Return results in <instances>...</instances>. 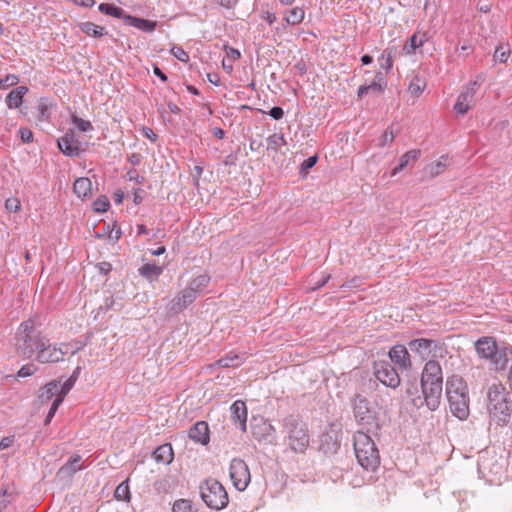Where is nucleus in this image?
Listing matches in <instances>:
<instances>
[{
	"label": "nucleus",
	"instance_id": "a878e982",
	"mask_svg": "<svg viewBox=\"0 0 512 512\" xmlns=\"http://www.w3.org/2000/svg\"><path fill=\"white\" fill-rule=\"evenodd\" d=\"M53 107V101L48 98H40L37 105L38 114L36 116V120L38 122H49L51 119Z\"/></svg>",
	"mask_w": 512,
	"mask_h": 512
},
{
	"label": "nucleus",
	"instance_id": "bb28decb",
	"mask_svg": "<svg viewBox=\"0 0 512 512\" xmlns=\"http://www.w3.org/2000/svg\"><path fill=\"white\" fill-rule=\"evenodd\" d=\"M125 23L129 26H133L138 28L144 32H153L156 28L157 23L152 20L138 18L135 16H127L125 18Z\"/></svg>",
	"mask_w": 512,
	"mask_h": 512
},
{
	"label": "nucleus",
	"instance_id": "412c9836",
	"mask_svg": "<svg viewBox=\"0 0 512 512\" xmlns=\"http://www.w3.org/2000/svg\"><path fill=\"white\" fill-rule=\"evenodd\" d=\"M420 156L421 150L419 149H412L404 153L400 157L398 165L392 170L391 176L397 175L411 163L414 164L420 158Z\"/></svg>",
	"mask_w": 512,
	"mask_h": 512
},
{
	"label": "nucleus",
	"instance_id": "338daca9",
	"mask_svg": "<svg viewBox=\"0 0 512 512\" xmlns=\"http://www.w3.org/2000/svg\"><path fill=\"white\" fill-rule=\"evenodd\" d=\"M373 82L375 83H378V84H381L383 87L386 88L387 86V80L384 76V74L380 71H378L376 74H375V77H374V80Z\"/></svg>",
	"mask_w": 512,
	"mask_h": 512
},
{
	"label": "nucleus",
	"instance_id": "0eeeda50",
	"mask_svg": "<svg viewBox=\"0 0 512 512\" xmlns=\"http://www.w3.org/2000/svg\"><path fill=\"white\" fill-rule=\"evenodd\" d=\"M507 458L493 450H485L478 459V472L491 483H500L506 476Z\"/></svg>",
	"mask_w": 512,
	"mask_h": 512
},
{
	"label": "nucleus",
	"instance_id": "a211bd4d",
	"mask_svg": "<svg viewBox=\"0 0 512 512\" xmlns=\"http://www.w3.org/2000/svg\"><path fill=\"white\" fill-rule=\"evenodd\" d=\"M198 296L199 295L186 287L172 300L170 310L176 314L180 313L193 303Z\"/></svg>",
	"mask_w": 512,
	"mask_h": 512
},
{
	"label": "nucleus",
	"instance_id": "5fc2aeb1",
	"mask_svg": "<svg viewBox=\"0 0 512 512\" xmlns=\"http://www.w3.org/2000/svg\"><path fill=\"white\" fill-rule=\"evenodd\" d=\"M381 61V67L385 69L386 71H389L392 69L393 63H392V56L390 52H387V50H384L380 57Z\"/></svg>",
	"mask_w": 512,
	"mask_h": 512
},
{
	"label": "nucleus",
	"instance_id": "b1692460",
	"mask_svg": "<svg viewBox=\"0 0 512 512\" xmlns=\"http://www.w3.org/2000/svg\"><path fill=\"white\" fill-rule=\"evenodd\" d=\"M152 456L157 463H162V464H166V465L170 464L174 457V453H173L171 444L165 443L163 445L158 446L154 450Z\"/></svg>",
	"mask_w": 512,
	"mask_h": 512
},
{
	"label": "nucleus",
	"instance_id": "9d476101",
	"mask_svg": "<svg viewBox=\"0 0 512 512\" xmlns=\"http://www.w3.org/2000/svg\"><path fill=\"white\" fill-rule=\"evenodd\" d=\"M200 496L211 509L221 510L229 502L228 494L222 484L215 479H207L200 484Z\"/></svg>",
	"mask_w": 512,
	"mask_h": 512
},
{
	"label": "nucleus",
	"instance_id": "6e6552de",
	"mask_svg": "<svg viewBox=\"0 0 512 512\" xmlns=\"http://www.w3.org/2000/svg\"><path fill=\"white\" fill-rule=\"evenodd\" d=\"M487 409L491 420L497 425L503 426L509 421L511 401L508 400V393L501 384L489 388Z\"/></svg>",
	"mask_w": 512,
	"mask_h": 512
},
{
	"label": "nucleus",
	"instance_id": "9b49d317",
	"mask_svg": "<svg viewBox=\"0 0 512 512\" xmlns=\"http://www.w3.org/2000/svg\"><path fill=\"white\" fill-rule=\"evenodd\" d=\"M373 373L376 379L386 387L396 389L401 383L397 370L389 361H375L373 364Z\"/></svg>",
	"mask_w": 512,
	"mask_h": 512
},
{
	"label": "nucleus",
	"instance_id": "f8f14e48",
	"mask_svg": "<svg viewBox=\"0 0 512 512\" xmlns=\"http://www.w3.org/2000/svg\"><path fill=\"white\" fill-rule=\"evenodd\" d=\"M484 80L485 76L483 74L477 75L474 80L469 82L465 90L460 93L454 105V110L458 114L464 115L468 112L471 105L474 103L475 93L482 85Z\"/></svg>",
	"mask_w": 512,
	"mask_h": 512
},
{
	"label": "nucleus",
	"instance_id": "c85d7f7f",
	"mask_svg": "<svg viewBox=\"0 0 512 512\" xmlns=\"http://www.w3.org/2000/svg\"><path fill=\"white\" fill-rule=\"evenodd\" d=\"M79 29L87 36L93 38H100L108 34L107 30L103 26H99L93 22H81L78 25Z\"/></svg>",
	"mask_w": 512,
	"mask_h": 512
},
{
	"label": "nucleus",
	"instance_id": "a18cd8bd",
	"mask_svg": "<svg viewBox=\"0 0 512 512\" xmlns=\"http://www.w3.org/2000/svg\"><path fill=\"white\" fill-rule=\"evenodd\" d=\"M63 400H64L63 397H59L58 395L53 400L52 405H51V407L49 409V412H48V414H47V416L45 418V421H44L45 425H48L51 422V420L53 419V417H54L55 413L57 412L59 406L63 402Z\"/></svg>",
	"mask_w": 512,
	"mask_h": 512
},
{
	"label": "nucleus",
	"instance_id": "cd10ccee",
	"mask_svg": "<svg viewBox=\"0 0 512 512\" xmlns=\"http://www.w3.org/2000/svg\"><path fill=\"white\" fill-rule=\"evenodd\" d=\"M81 456L80 455H73L70 457V459L67 461L66 464H64L60 469L58 474L62 476L71 477L76 472L83 469V466L80 465Z\"/></svg>",
	"mask_w": 512,
	"mask_h": 512
},
{
	"label": "nucleus",
	"instance_id": "7ed1b4c3",
	"mask_svg": "<svg viewBox=\"0 0 512 512\" xmlns=\"http://www.w3.org/2000/svg\"><path fill=\"white\" fill-rule=\"evenodd\" d=\"M446 396L451 413L460 420L469 416L468 388L464 380L453 375L446 381Z\"/></svg>",
	"mask_w": 512,
	"mask_h": 512
},
{
	"label": "nucleus",
	"instance_id": "2eb2a0df",
	"mask_svg": "<svg viewBox=\"0 0 512 512\" xmlns=\"http://www.w3.org/2000/svg\"><path fill=\"white\" fill-rule=\"evenodd\" d=\"M59 150L68 157H78L84 149L73 129H68L65 134L57 140Z\"/></svg>",
	"mask_w": 512,
	"mask_h": 512
},
{
	"label": "nucleus",
	"instance_id": "4be33fe9",
	"mask_svg": "<svg viewBox=\"0 0 512 512\" xmlns=\"http://www.w3.org/2000/svg\"><path fill=\"white\" fill-rule=\"evenodd\" d=\"M28 92V87L18 86L11 90L6 96V105L9 109L19 108L23 103V98Z\"/></svg>",
	"mask_w": 512,
	"mask_h": 512
},
{
	"label": "nucleus",
	"instance_id": "4468645a",
	"mask_svg": "<svg viewBox=\"0 0 512 512\" xmlns=\"http://www.w3.org/2000/svg\"><path fill=\"white\" fill-rule=\"evenodd\" d=\"M229 472L234 487L239 491H244L251 480L250 471L246 462L239 458L232 459Z\"/></svg>",
	"mask_w": 512,
	"mask_h": 512
},
{
	"label": "nucleus",
	"instance_id": "1a4fd4ad",
	"mask_svg": "<svg viewBox=\"0 0 512 512\" xmlns=\"http://www.w3.org/2000/svg\"><path fill=\"white\" fill-rule=\"evenodd\" d=\"M351 406L355 421L366 430L365 432H375L379 430L378 412L365 396L356 394L352 399Z\"/></svg>",
	"mask_w": 512,
	"mask_h": 512
},
{
	"label": "nucleus",
	"instance_id": "6ab92c4d",
	"mask_svg": "<svg viewBox=\"0 0 512 512\" xmlns=\"http://www.w3.org/2000/svg\"><path fill=\"white\" fill-rule=\"evenodd\" d=\"M188 436L195 443L207 445L210 441V430L208 423L205 421H197L189 429Z\"/></svg>",
	"mask_w": 512,
	"mask_h": 512
},
{
	"label": "nucleus",
	"instance_id": "dca6fc26",
	"mask_svg": "<svg viewBox=\"0 0 512 512\" xmlns=\"http://www.w3.org/2000/svg\"><path fill=\"white\" fill-rule=\"evenodd\" d=\"M409 349L420 356L422 360H426L430 355L437 356V352L441 350V345L438 341L417 338L408 343Z\"/></svg>",
	"mask_w": 512,
	"mask_h": 512
},
{
	"label": "nucleus",
	"instance_id": "3c124183",
	"mask_svg": "<svg viewBox=\"0 0 512 512\" xmlns=\"http://www.w3.org/2000/svg\"><path fill=\"white\" fill-rule=\"evenodd\" d=\"M153 486L158 493H168L171 487L168 479L165 478L156 480Z\"/></svg>",
	"mask_w": 512,
	"mask_h": 512
},
{
	"label": "nucleus",
	"instance_id": "f3484780",
	"mask_svg": "<svg viewBox=\"0 0 512 512\" xmlns=\"http://www.w3.org/2000/svg\"><path fill=\"white\" fill-rule=\"evenodd\" d=\"M388 356L391 364H396L399 370L404 371L411 368L410 354L404 345L398 344L390 348Z\"/></svg>",
	"mask_w": 512,
	"mask_h": 512
},
{
	"label": "nucleus",
	"instance_id": "774afa93",
	"mask_svg": "<svg viewBox=\"0 0 512 512\" xmlns=\"http://www.w3.org/2000/svg\"><path fill=\"white\" fill-rule=\"evenodd\" d=\"M128 161L133 165V166H137L141 163L142 161V156L141 154L139 153H132L129 157H128Z\"/></svg>",
	"mask_w": 512,
	"mask_h": 512
},
{
	"label": "nucleus",
	"instance_id": "393cba45",
	"mask_svg": "<svg viewBox=\"0 0 512 512\" xmlns=\"http://www.w3.org/2000/svg\"><path fill=\"white\" fill-rule=\"evenodd\" d=\"M428 41V36L426 32L420 33L416 32L414 33L409 41H407L403 47V51L407 55L414 54L417 48H420L423 46L425 42Z\"/></svg>",
	"mask_w": 512,
	"mask_h": 512
},
{
	"label": "nucleus",
	"instance_id": "052dcab7",
	"mask_svg": "<svg viewBox=\"0 0 512 512\" xmlns=\"http://www.w3.org/2000/svg\"><path fill=\"white\" fill-rule=\"evenodd\" d=\"M141 133L152 142H155L158 138L157 134L150 127L143 126L141 128Z\"/></svg>",
	"mask_w": 512,
	"mask_h": 512
},
{
	"label": "nucleus",
	"instance_id": "4d7b16f0",
	"mask_svg": "<svg viewBox=\"0 0 512 512\" xmlns=\"http://www.w3.org/2000/svg\"><path fill=\"white\" fill-rule=\"evenodd\" d=\"M21 207L20 201L17 198H8L5 201V208L9 212H17Z\"/></svg>",
	"mask_w": 512,
	"mask_h": 512
},
{
	"label": "nucleus",
	"instance_id": "69168bd1",
	"mask_svg": "<svg viewBox=\"0 0 512 512\" xmlns=\"http://www.w3.org/2000/svg\"><path fill=\"white\" fill-rule=\"evenodd\" d=\"M14 442V437L13 436H9V437H4L1 441H0V450H4L6 448H9Z\"/></svg>",
	"mask_w": 512,
	"mask_h": 512
},
{
	"label": "nucleus",
	"instance_id": "2f4dec72",
	"mask_svg": "<svg viewBox=\"0 0 512 512\" xmlns=\"http://www.w3.org/2000/svg\"><path fill=\"white\" fill-rule=\"evenodd\" d=\"M98 9L105 15L123 19L124 21L127 16H130V14H127L122 8L111 3H101L98 6Z\"/></svg>",
	"mask_w": 512,
	"mask_h": 512
},
{
	"label": "nucleus",
	"instance_id": "680f3d73",
	"mask_svg": "<svg viewBox=\"0 0 512 512\" xmlns=\"http://www.w3.org/2000/svg\"><path fill=\"white\" fill-rule=\"evenodd\" d=\"M127 178L130 181H136L139 184H142L144 182V177L140 176L135 169H131L127 172Z\"/></svg>",
	"mask_w": 512,
	"mask_h": 512
},
{
	"label": "nucleus",
	"instance_id": "7c9ffc66",
	"mask_svg": "<svg viewBox=\"0 0 512 512\" xmlns=\"http://www.w3.org/2000/svg\"><path fill=\"white\" fill-rule=\"evenodd\" d=\"M60 392V381H51L47 383L39 395L42 402H47L51 399H55Z\"/></svg>",
	"mask_w": 512,
	"mask_h": 512
},
{
	"label": "nucleus",
	"instance_id": "a19ab883",
	"mask_svg": "<svg viewBox=\"0 0 512 512\" xmlns=\"http://www.w3.org/2000/svg\"><path fill=\"white\" fill-rule=\"evenodd\" d=\"M16 495L13 491L7 489H0V512H2L8 505L14 502Z\"/></svg>",
	"mask_w": 512,
	"mask_h": 512
},
{
	"label": "nucleus",
	"instance_id": "37998d69",
	"mask_svg": "<svg viewBox=\"0 0 512 512\" xmlns=\"http://www.w3.org/2000/svg\"><path fill=\"white\" fill-rule=\"evenodd\" d=\"M110 207V202L106 196H100L93 203V209L95 212L103 213Z\"/></svg>",
	"mask_w": 512,
	"mask_h": 512
},
{
	"label": "nucleus",
	"instance_id": "bf43d9fd",
	"mask_svg": "<svg viewBox=\"0 0 512 512\" xmlns=\"http://www.w3.org/2000/svg\"><path fill=\"white\" fill-rule=\"evenodd\" d=\"M268 115L274 120H280L284 116V110L280 106H274L268 111Z\"/></svg>",
	"mask_w": 512,
	"mask_h": 512
},
{
	"label": "nucleus",
	"instance_id": "e2e57ef3",
	"mask_svg": "<svg viewBox=\"0 0 512 512\" xmlns=\"http://www.w3.org/2000/svg\"><path fill=\"white\" fill-rule=\"evenodd\" d=\"M330 278H331L330 274L324 275L319 281H317L314 284V286L312 287V290H318V289L322 288L323 286H325L328 283Z\"/></svg>",
	"mask_w": 512,
	"mask_h": 512
},
{
	"label": "nucleus",
	"instance_id": "79ce46f5",
	"mask_svg": "<svg viewBox=\"0 0 512 512\" xmlns=\"http://www.w3.org/2000/svg\"><path fill=\"white\" fill-rule=\"evenodd\" d=\"M71 120L72 123L75 124L81 132H88L93 130V125L90 121L84 120L75 114L71 116Z\"/></svg>",
	"mask_w": 512,
	"mask_h": 512
},
{
	"label": "nucleus",
	"instance_id": "423d86ee",
	"mask_svg": "<svg viewBox=\"0 0 512 512\" xmlns=\"http://www.w3.org/2000/svg\"><path fill=\"white\" fill-rule=\"evenodd\" d=\"M46 336L36 329L32 320L20 324L17 332L16 349L24 358H31L46 343Z\"/></svg>",
	"mask_w": 512,
	"mask_h": 512
},
{
	"label": "nucleus",
	"instance_id": "49530a36",
	"mask_svg": "<svg viewBox=\"0 0 512 512\" xmlns=\"http://www.w3.org/2000/svg\"><path fill=\"white\" fill-rule=\"evenodd\" d=\"M317 161H318L317 155H313V156H310L307 159H305L300 165V169H299L300 174H307L308 171L316 165Z\"/></svg>",
	"mask_w": 512,
	"mask_h": 512
},
{
	"label": "nucleus",
	"instance_id": "473e14b6",
	"mask_svg": "<svg viewBox=\"0 0 512 512\" xmlns=\"http://www.w3.org/2000/svg\"><path fill=\"white\" fill-rule=\"evenodd\" d=\"M92 183L87 177L78 178L73 184V190L78 197H86L91 193Z\"/></svg>",
	"mask_w": 512,
	"mask_h": 512
},
{
	"label": "nucleus",
	"instance_id": "13d9d810",
	"mask_svg": "<svg viewBox=\"0 0 512 512\" xmlns=\"http://www.w3.org/2000/svg\"><path fill=\"white\" fill-rule=\"evenodd\" d=\"M19 135L23 143L33 142V132L25 127L19 129Z\"/></svg>",
	"mask_w": 512,
	"mask_h": 512
},
{
	"label": "nucleus",
	"instance_id": "f704fd0d",
	"mask_svg": "<svg viewBox=\"0 0 512 512\" xmlns=\"http://www.w3.org/2000/svg\"><path fill=\"white\" fill-rule=\"evenodd\" d=\"M305 12L300 7H294L288 11V16L285 18L289 25H298L304 19Z\"/></svg>",
	"mask_w": 512,
	"mask_h": 512
},
{
	"label": "nucleus",
	"instance_id": "c03bdc74",
	"mask_svg": "<svg viewBox=\"0 0 512 512\" xmlns=\"http://www.w3.org/2000/svg\"><path fill=\"white\" fill-rule=\"evenodd\" d=\"M38 370L37 366L33 363L23 365L17 372L16 377L25 378L32 376Z\"/></svg>",
	"mask_w": 512,
	"mask_h": 512
},
{
	"label": "nucleus",
	"instance_id": "5701e85b",
	"mask_svg": "<svg viewBox=\"0 0 512 512\" xmlns=\"http://www.w3.org/2000/svg\"><path fill=\"white\" fill-rule=\"evenodd\" d=\"M244 359L245 354H239L231 351L227 353L224 357L217 360L212 366H219L224 368L238 367L241 365Z\"/></svg>",
	"mask_w": 512,
	"mask_h": 512
},
{
	"label": "nucleus",
	"instance_id": "e433bc0d",
	"mask_svg": "<svg viewBox=\"0 0 512 512\" xmlns=\"http://www.w3.org/2000/svg\"><path fill=\"white\" fill-rule=\"evenodd\" d=\"M173 512H197L191 500L178 499L174 502L172 507Z\"/></svg>",
	"mask_w": 512,
	"mask_h": 512
},
{
	"label": "nucleus",
	"instance_id": "0e129e2a",
	"mask_svg": "<svg viewBox=\"0 0 512 512\" xmlns=\"http://www.w3.org/2000/svg\"><path fill=\"white\" fill-rule=\"evenodd\" d=\"M226 54L232 61L238 60L241 57L240 52L237 49L231 47L226 49Z\"/></svg>",
	"mask_w": 512,
	"mask_h": 512
},
{
	"label": "nucleus",
	"instance_id": "4c0bfd02",
	"mask_svg": "<svg viewBox=\"0 0 512 512\" xmlns=\"http://www.w3.org/2000/svg\"><path fill=\"white\" fill-rule=\"evenodd\" d=\"M268 149L278 151L281 146L287 144L283 134L274 133L267 138Z\"/></svg>",
	"mask_w": 512,
	"mask_h": 512
},
{
	"label": "nucleus",
	"instance_id": "8fccbe9b",
	"mask_svg": "<svg viewBox=\"0 0 512 512\" xmlns=\"http://www.w3.org/2000/svg\"><path fill=\"white\" fill-rule=\"evenodd\" d=\"M426 170L430 176L435 177L445 170V164L441 161H438L430 164Z\"/></svg>",
	"mask_w": 512,
	"mask_h": 512
},
{
	"label": "nucleus",
	"instance_id": "de8ad7c7",
	"mask_svg": "<svg viewBox=\"0 0 512 512\" xmlns=\"http://www.w3.org/2000/svg\"><path fill=\"white\" fill-rule=\"evenodd\" d=\"M19 82V77L15 74H8L4 78H0V89H6L12 86L17 85Z\"/></svg>",
	"mask_w": 512,
	"mask_h": 512
},
{
	"label": "nucleus",
	"instance_id": "f03ea898",
	"mask_svg": "<svg viewBox=\"0 0 512 512\" xmlns=\"http://www.w3.org/2000/svg\"><path fill=\"white\" fill-rule=\"evenodd\" d=\"M475 350L479 358L488 360L495 371H503L507 368L509 355L512 354V346L508 343H498L492 336H483L476 340Z\"/></svg>",
	"mask_w": 512,
	"mask_h": 512
},
{
	"label": "nucleus",
	"instance_id": "39448f33",
	"mask_svg": "<svg viewBox=\"0 0 512 512\" xmlns=\"http://www.w3.org/2000/svg\"><path fill=\"white\" fill-rule=\"evenodd\" d=\"M282 434L285 443L295 453H304L309 446L310 436L307 425L297 416L288 415L282 420Z\"/></svg>",
	"mask_w": 512,
	"mask_h": 512
},
{
	"label": "nucleus",
	"instance_id": "603ef678",
	"mask_svg": "<svg viewBox=\"0 0 512 512\" xmlns=\"http://www.w3.org/2000/svg\"><path fill=\"white\" fill-rule=\"evenodd\" d=\"M171 52L179 61L184 63L189 61V55L182 47L174 46Z\"/></svg>",
	"mask_w": 512,
	"mask_h": 512
},
{
	"label": "nucleus",
	"instance_id": "c9c22d12",
	"mask_svg": "<svg viewBox=\"0 0 512 512\" xmlns=\"http://www.w3.org/2000/svg\"><path fill=\"white\" fill-rule=\"evenodd\" d=\"M79 370L80 368L77 367L73 374L68 379H66L62 385H60V392L58 394L59 397H63L64 399L68 392L72 389L78 378Z\"/></svg>",
	"mask_w": 512,
	"mask_h": 512
},
{
	"label": "nucleus",
	"instance_id": "f257e3e1",
	"mask_svg": "<svg viewBox=\"0 0 512 512\" xmlns=\"http://www.w3.org/2000/svg\"><path fill=\"white\" fill-rule=\"evenodd\" d=\"M420 384L423 397L413 398V405L420 408L425 404L430 411L437 410L443 390V373L438 361L429 360L425 363Z\"/></svg>",
	"mask_w": 512,
	"mask_h": 512
},
{
	"label": "nucleus",
	"instance_id": "20e7f679",
	"mask_svg": "<svg viewBox=\"0 0 512 512\" xmlns=\"http://www.w3.org/2000/svg\"><path fill=\"white\" fill-rule=\"evenodd\" d=\"M369 433L363 430L355 432L353 446L359 465L367 471H375L380 465V454Z\"/></svg>",
	"mask_w": 512,
	"mask_h": 512
},
{
	"label": "nucleus",
	"instance_id": "c756f323",
	"mask_svg": "<svg viewBox=\"0 0 512 512\" xmlns=\"http://www.w3.org/2000/svg\"><path fill=\"white\" fill-rule=\"evenodd\" d=\"M138 272L141 276L152 282L157 280L162 274L163 268L154 263H146L138 269Z\"/></svg>",
	"mask_w": 512,
	"mask_h": 512
},
{
	"label": "nucleus",
	"instance_id": "864d4df0",
	"mask_svg": "<svg viewBox=\"0 0 512 512\" xmlns=\"http://www.w3.org/2000/svg\"><path fill=\"white\" fill-rule=\"evenodd\" d=\"M394 139H395L394 132L390 128H387L384 131V133L381 136V138L379 139L378 146L384 147L386 144L393 142Z\"/></svg>",
	"mask_w": 512,
	"mask_h": 512
},
{
	"label": "nucleus",
	"instance_id": "09e8293b",
	"mask_svg": "<svg viewBox=\"0 0 512 512\" xmlns=\"http://www.w3.org/2000/svg\"><path fill=\"white\" fill-rule=\"evenodd\" d=\"M425 87V83L420 80L419 77H415L413 81H411L409 85V91L413 95H419L423 92Z\"/></svg>",
	"mask_w": 512,
	"mask_h": 512
},
{
	"label": "nucleus",
	"instance_id": "72a5a7b5",
	"mask_svg": "<svg viewBox=\"0 0 512 512\" xmlns=\"http://www.w3.org/2000/svg\"><path fill=\"white\" fill-rule=\"evenodd\" d=\"M210 282V277L207 274H201L197 277L193 278L187 285V287L195 292L197 295H201V293L205 290Z\"/></svg>",
	"mask_w": 512,
	"mask_h": 512
},
{
	"label": "nucleus",
	"instance_id": "ea45409f",
	"mask_svg": "<svg viewBox=\"0 0 512 512\" xmlns=\"http://www.w3.org/2000/svg\"><path fill=\"white\" fill-rule=\"evenodd\" d=\"M510 48L508 44H499L494 51V59L500 63H505L510 55Z\"/></svg>",
	"mask_w": 512,
	"mask_h": 512
},
{
	"label": "nucleus",
	"instance_id": "58836bf2",
	"mask_svg": "<svg viewBox=\"0 0 512 512\" xmlns=\"http://www.w3.org/2000/svg\"><path fill=\"white\" fill-rule=\"evenodd\" d=\"M114 497L121 501H130L131 495L128 481L121 482L115 489Z\"/></svg>",
	"mask_w": 512,
	"mask_h": 512
},
{
	"label": "nucleus",
	"instance_id": "6e6d98bb",
	"mask_svg": "<svg viewBox=\"0 0 512 512\" xmlns=\"http://www.w3.org/2000/svg\"><path fill=\"white\" fill-rule=\"evenodd\" d=\"M214 2L223 9L232 10L240 2V0H214Z\"/></svg>",
	"mask_w": 512,
	"mask_h": 512
},
{
	"label": "nucleus",
	"instance_id": "ddd939ff",
	"mask_svg": "<svg viewBox=\"0 0 512 512\" xmlns=\"http://www.w3.org/2000/svg\"><path fill=\"white\" fill-rule=\"evenodd\" d=\"M68 344H61L59 347L52 344L48 338L46 343L39 347L36 354V360L39 363H56L64 359V355L69 353Z\"/></svg>",
	"mask_w": 512,
	"mask_h": 512
},
{
	"label": "nucleus",
	"instance_id": "aec40b11",
	"mask_svg": "<svg viewBox=\"0 0 512 512\" xmlns=\"http://www.w3.org/2000/svg\"><path fill=\"white\" fill-rule=\"evenodd\" d=\"M231 417L236 425L241 429V431L245 432L247 428V407L244 401L237 400L235 401L231 407Z\"/></svg>",
	"mask_w": 512,
	"mask_h": 512
}]
</instances>
